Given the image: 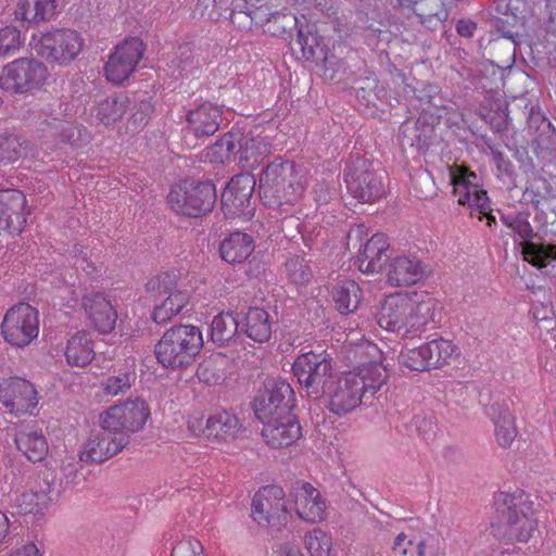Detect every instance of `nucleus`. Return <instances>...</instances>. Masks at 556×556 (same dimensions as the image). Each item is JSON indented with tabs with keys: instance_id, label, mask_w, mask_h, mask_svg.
Segmentation results:
<instances>
[{
	"instance_id": "obj_1",
	"label": "nucleus",
	"mask_w": 556,
	"mask_h": 556,
	"mask_svg": "<svg viewBox=\"0 0 556 556\" xmlns=\"http://www.w3.org/2000/svg\"><path fill=\"white\" fill-rule=\"evenodd\" d=\"M441 302L425 291L394 292L383 300L378 325L403 339L420 338L440 320Z\"/></svg>"
},
{
	"instance_id": "obj_2",
	"label": "nucleus",
	"mask_w": 556,
	"mask_h": 556,
	"mask_svg": "<svg viewBox=\"0 0 556 556\" xmlns=\"http://www.w3.org/2000/svg\"><path fill=\"white\" fill-rule=\"evenodd\" d=\"M366 353L375 357L342 372L325 392L329 396V409L345 415L358 407L364 400L375 397L388 381L381 353L376 344H366Z\"/></svg>"
},
{
	"instance_id": "obj_3",
	"label": "nucleus",
	"mask_w": 556,
	"mask_h": 556,
	"mask_svg": "<svg viewBox=\"0 0 556 556\" xmlns=\"http://www.w3.org/2000/svg\"><path fill=\"white\" fill-rule=\"evenodd\" d=\"M260 197L266 206L294 205L306 189V178L290 161L277 156L261 172Z\"/></svg>"
},
{
	"instance_id": "obj_4",
	"label": "nucleus",
	"mask_w": 556,
	"mask_h": 556,
	"mask_svg": "<svg viewBox=\"0 0 556 556\" xmlns=\"http://www.w3.org/2000/svg\"><path fill=\"white\" fill-rule=\"evenodd\" d=\"M204 345L202 331L189 324L168 328L154 348L157 363L170 371L184 370L192 366Z\"/></svg>"
},
{
	"instance_id": "obj_5",
	"label": "nucleus",
	"mask_w": 556,
	"mask_h": 556,
	"mask_svg": "<svg viewBox=\"0 0 556 556\" xmlns=\"http://www.w3.org/2000/svg\"><path fill=\"white\" fill-rule=\"evenodd\" d=\"M270 153L271 142L267 137L249 138L229 131L206 150V157L212 163H235L243 170H254Z\"/></svg>"
},
{
	"instance_id": "obj_6",
	"label": "nucleus",
	"mask_w": 556,
	"mask_h": 556,
	"mask_svg": "<svg viewBox=\"0 0 556 556\" xmlns=\"http://www.w3.org/2000/svg\"><path fill=\"white\" fill-rule=\"evenodd\" d=\"M31 51L50 65L67 67L83 53L86 41L81 33L71 27H50L31 34Z\"/></svg>"
},
{
	"instance_id": "obj_7",
	"label": "nucleus",
	"mask_w": 556,
	"mask_h": 556,
	"mask_svg": "<svg viewBox=\"0 0 556 556\" xmlns=\"http://www.w3.org/2000/svg\"><path fill=\"white\" fill-rule=\"evenodd\" d=\"M497 504L506 521L505 540L507 543H528L539 530V520L534 503L523 490L501 492Z\"/></svg>"
},
{
	"instance_id": "obj_8",
	"label": "nucleus",
	"mask_w": 556,
	"mask_h": 556,
	"mask_svg": "<svg viewBox=\"0 0 556 556\" xmlns=\"http://www.w3.org/2000/svg\"><path fill=\"white\" fill-rule=\"evenodd\" d=\"M216 200V188L213 184L193 179L178 181L167 195L169 207L177 214L189 217H201L210 213Z\"/></svg>"
},
{
	"instance_id": "obj_9",
	"label": "nucleus",
	"mask_w": 556,
	"mask_h": 556,
	"mask_svg": "<svg viewBox=\"0 0 556 556\" xmlns=\"http://www.w3.org/2000/svg\"><path fill=\"white\" fill-rule=\"evenodd\" d=\"M460 350L452 340L435 338L419 346L402 350L400 363L410 370L430 371L441 369L455 363Z\"/></svg>"
},
{
	"instance_id": "obj_10",
	"label": "nucleus",
	"mask_w": 556,
	"mask_h": 556,
	"mask_svg": "<svg viewBox=\"0 0 556 556\" xmlns=\"http://www.w3.org/2000/svg\"><path fill=\"white\" fill-rule=\"evenodd\" d=\"M151 416L149 404L140 399H128L111 405L99 415L102 430L116 435H129L141 431Z\"/></svg>"
},
{
	"instance_id": "obj_11",
	"label": "nucleus",
	"mask_w": 556,
	"mask_h": 556,
	"mask_svg": "<svg viewBox=\"0 0 556 556\" xmlns=\"http://www.w3.org/2000/svg\"><path fill=\"white\" fill-rule=\"evenodd\" d=\"M39 313L30 304L20 302L4 314L0 330L3 340L13 348L28 346L39 334Z\"/></svg>"
},
{
	"instance_id": "obj_12",
	"label": "nucleus",
	"mask_w": 556,
	"mask_h": 556,
	"mask_svg": "<svg viewBox=\"0 0 556 556\" xmlns=\"http://www.w3.org/2000/svg\"><path fill=\"white\" fill-rule=\"evenodd\" d=\"M146 43L139 37H126L109 53L103 66L105 79L115 86L127 81L138 70L146 52Z\"/></svg>"
},
{
	"instance_id": "obj_13",
	"label": "nucleus",
	"mask_w": 556,
	"mask_h": 556,
	"mask_svg": "<svg viewBox=\"0 0 556 556\" xmlns=\"http://www.w3.org/2000/svg\"><path fill=\"white\" fill-rule=\"evenodd\" d=\"M40 395L35 384L21 377L0 380V405L13 417L37 416Z\"/></svg>"
},
{
	"instance_id": "obj_14",
	"label": "nucleus",
	"mask_w": 556,
	"mask_h": 556,
	"mask_svg": "<svg viewBox=\"0 0 556 556\" xmlns=\"http://www.w3.org/2000/svg\"><path fill=\"white\" fill-rule=\"evenodd\" d=\"M48 76V67L42 62L33 58H20L3 67L0 86L12 93H24L41 87Z\"/></svg>"
},
{
	"instance_id": "obj_15",
	"label": "nucleus",
	"mask_w": 556,
	"mask_h": 556,
	"mask_svg": "<svg viewBox=\"0 0 556 556\" xmlns=\"http://www.w3.org/2000/svg\"><path fill=\"white\" fill-rule=\"evenodd\" d=\"M453 195L457 203L466 206L469 214H485L489 210L488 191L478 182V175L467 165L453 164L448 166Z\"/></svg>"
},
{
	"instance_id": "obj_16",
	"label": "nucleus",
	"mask_w": 556,
	"mask_h": 556,
	"mask_svg": "<svg viewBox=\"0 0 556 556\" xmlns=\"http://www.w3.org/2000/svg\"><path fill=\"white\" fill-rule=\"evenodd\" d=\"M251 517L260 527H281L290 519L286 493L278 485H265L253 496Z\"/></svg>"
},
{
	"instance_id": "obj_17",
	"label": "nucleus",
	"mask_w": 556,
	"mask_h": 556,
	"mask_svg": "<svg viewBox=\"0 0 556 556\" xmlns=\"http://www.w3.org/2000/svg\"><path fill=\"white\" fill-rule=\"evenodd\" d=\"M383 178V174L376 172L371 163L356 159L349 166L345 182L353 198L363 203H372L386 193Z\"/></svg>"
},
{
	"instance_id": "obj_18",
	"label": "nucleus",
	"mask_w": 556,
	"mask_h": 556,
	"mask_svg": "<svg viewBox=\"0 0 556 556\" xmlns=\"http://www.w3.org/2000/svg\"><path fill=\"white\" fill-rule=\"evenodd\" d=\"M292 370L307 393L318 396L325 392L327 378L331 376V359L325 351L321 353L309 351L295 358Z\"/></svg>"
},
{
	"instance_id": "obj_19",
	"label": "nucleus",
	"mask_w": 556,
	"mask_h": 556,
	"mask_svg": "<svg viewBox=\"0 0 556 556\" xmlns=\"http://www.w3.org/2000/svg\"><path fill=\"white\" fill-rule=\"evenodd\" d=\"M293 394V389L287 381L277 379L269 382L254 399L253 409L256 418L264 422L292 414Z\"/></svg>"
},
{
	"instance_id": "obj_20",
	"label": "nucleus",
	"mask_w": 556,
	"mask_h": 556,
	"mask_svg": "<svg viewBox=\"0 0 556 556\" xmlns=\"http://www.w3.org/2000/svg\"><path fill=\"white\" fill-rule=\"evenodd\" d=\"M255 178L249 173L236 175L222 193V210L227 218L250 219L253 216L251 203Z\"/></svg>"
},
{
	"instance_id": "obj_21",
	"label": "nucleus",
	"mask_w": 556,
	"mask_h": 556,
	"mask_svg": "<svg viewBox=\"0 0 556 556\" xmlns=\"http://www.w3.org/2000/svg\"><path fill=\"white\" fill-rule=\"evenodd\" d=\"M81 308L93 330L101 334H109L114 330L118 315L106 293L102 291L85 293L81 298Z\"/></svg>"
},
{
	"instance_id": "obj_22",
	"label": "nucleus",
	"mask_w": 556,
	"mask_h": 556,
	"mask_svg": "<svg viewBox=\"0 0 556 556\" xmlns=\"http://www.w3.org/2000/svg\"><path fill=\"white\" fill-rule=\"evenodd\" d=\"M289 495L301 520L317 523L325 519L326 502L313 484L299 480L292 485Z\"/></svg>"
},
{
	"instance_id": "obj_23",
	"label": "nucleus",
	"mask_w": 556,
	"mask_h": 556,
	"mask_svg": "<svg viewBox=\"0 0 556 556\" xmlns=\"http://www.w3.org/2000/svg\"><path fill=\"white\" fill-rule=\"evenodd\" d=\"M129 443L125 435L113 432L92 431L79 453V459L87 464H101L122 452Z\"/></svg>"
},
{
	"instance_id": "obj_24",
	"label": "nucleus",
	"mask_w": 556,
	"mask_h": 556,
	"mask_svg": "<svg viewBox=\"0 0 556 556\" xmlns=\"http://www.w3.org/2000/svg\"><path fill=\"white\" fill-rule=\"evenodd\" d=\"M27 214L26 195L21 190H0V230L10 235L22 232Z\"/></svg>"
},
{
	"instance_id": "obj_25",
	"label": "nucleus",
	"mask_w": 556,
	"mask_h": 556,
	"mask_svg": "<svg viewBox=\"0 0 556 556\" xmlns=\"http://www.w3.org/2000/svg\"><path fill=\"white\" fill-rule=\"evenodd\" d=\"M13 442L16 450L30 463H40L49 454V443L42 431L34 424L23 422L14 428Z\"/></svg>"
},
{
	"instance_id": "obj_26",
	"label": "nucleus",
	"mask_w": 556,
	"mask_h": 556,
	"mask_svg": "<svg viewBox=\"0 0 556 556\" xmlns=\"http://www.w3.org/2000/svg\"><path fill=\"white\" fill-rule=\"evenodd\" d=\"M262 424V437L271 448L288 447L302 435V428L293 414L281 415Z\"/></svg>"
},
{
	"instance_id": "obj_27",
	"label": "nucleus",
	"mask_w": 556,
	"mask_h": 556,
	"mask_svg": "<svg viewBox=\"0 0 556 556\" xmlns=\"http://www.w3.org/2000/svg\"><path fill=\"white\" fill-rule=\"evenodd\" d=\"M223 109L212 102H203L187 114V128L197 138L213 136L220 126Z\"/></svg>"
},
{
	"instance_id": "obj_28",
	"label": "nucleus",
	"mask_w": 556,
	"mask_h": 556,
	"mask_svg": "<svg viewBox=\"0 0 556 556\" xmlns=\"http://www.w3.org/2000/svg\"><path fill=\"white\" fill-rule=\"evenodd\" d=\"M424 276V266L416 256H396L391 260L387 269V282L395 288L416 285Z\"/></svg>"
},
{
	"instance_id": "obj_29",
	"label": "nucleus",
	"mask_w": 556,
	"mask_h": 556,
	"mask_svg": "<svg viewBox=\"0 0 556 556\" xmlns=\"http://www.w3.org/2000/svg\"><path fill=\"white\" fill-rule=\"evenodd\" d=\"M129 109V99L121 93H112L94 100L91 116L101 125L110 127L122 121Z\"/></svg>"
},
{
	"instance_id": "obj_30",
	"label": "nucleus",
	"mask_w": 556,
	"mask_h": 556,
	"mask_svg": "<svg viewBox=\"0 0 556 556\" xmlns=\"http://www.w3.org/2000/svg\"><path fill=\"white\" fill-rule=\"evenodd\" d=\"M55 0H18L14 10L15 20L28 26L50 22L56 14Z\"/></svg>"
},
{
	"instance_id": "obj_31",
	"label": "nucleus",
	"mask_w": 556,
	"mask_h": 556,
	"mask_svg": "<svg viewBox=\"0 0 556 556\" xmlns=\"http://www.w3.org/2000/svg\"><path fill=\"white\" fill-rule=\"evenodd\" d=\"M390 248L384 233L372 235L365 243L358 256V269L364 274L379 273L388 260Z\"/></svg>"
},
{
	"instance_id": "obj_32",
	"label": "nucleus",
	"mask_w": 556,
	"mask_h": 556,
	"mask_svg": "<svg viewBox=\"0 0 556 556\" xmlns=\"http://www.w3.org/2000/svg\"><path fill=\"white\" fill-rule=\"evenodd\" d=\"M255 241L247 232L233 231L219 244V255L228 264H243L254 252Z\"/></svg>"
},
{
	"instance_id": "obj_33",
	"label": "nucleus",
	"mask_w": 556,
	"mask_h": 556,
	"mask_svg": "<svg viewBox=\"0 0 556 556\" xmlns=\"http://www.w3.org/2000/svg\"><path fill=\"white\" fill-rule=\"evenodd\" d=\"M64 356L72 367L84 368L94 359V342L87 330H78L66 341Z\"/></svg>"
},
{
	"instance_id": "obj_34",
	"label": "nucleus",
	"mask_w": 556,
	"mask_h": 556,
	"mask_svg": "<svg viewBox=\"0 0 556 556\" xmlns=\"http://www.w3.org/2000/svg\"><path fill=\"white\" fill-rule=\"evenodd\" d=\"M488 414L494 425L496 443L503 448H509L518 434L511 412L506 405L494 403Z\"/></svg>"
},
{
	"instance_id": "obj_35",
	"label": "nucleus",
	"mask_w": 556,
	"mask_h": 556,
	"mask_svg": "<svg viewBox=\"0 0 556 556\" xmlns=\"http://www.w3.org/2000/svg\"><path fill=\"white\" fill-rule=\"evenodd\" d=\"M37 129L58 137L60 142L70 146H78L84 140L86 128L76 123L59 119L56 117H43L37 122Z\"/></svg>"
},
{
	"instance_id": "obj_36",
	"label": "nucleus",
	"mask_w": 556,
	"mask_h": 556,
	"mask_svg": "<svg viewBox=\"0 0 556 556\" xmlns=\"http://www.w3.org/2000/svg\"><path fill=\"white\" fill-rule=\"evenodd\" d=\"M190 300L191 295L188 290L176 288L153 308L152 320L159 325L167 324L187 308Z\"/></svg>"
},
{
	"instance_id": "obj_37",
	"label": "nucleus",
	"mask_w": 556,
	"mask_h": 556,
	"mask_svg": "<svg viewBox=\"0 0 556 556\" xmlns=\"http://www.w3.org/2000/svg\"><path fill=\"white\" fill-rule=\"evenodd\" d=\"M243 328L251 340L258 343L267 342L273 332L269 313L262 307H250L244 316Z\"/></svg>"
},
{
	"instance_id": "obj_38",
	"label": "nucleus",
	"mask_w": 556,
	"mask_h": 556,
	"mask_svg": "<svg viewBox=\"0 0 556 556\" xmlns=\"http://www.w3.org/2000/svg\"><path fill=\"white\" fill-rule=\"evenodd\" d=\"M210 427L208 439H214L219 442L235 440L242 429L239 418L226 410L211 415Z\"/></svg>"
},
{
	"instance_id": "obj_39",
	"label": "nucleus",
	"mask_w": 556,
	"mask_h": 556,
	"mask_svg": "<svg viewBox=\"0 0 556 556\" xmlns=\"http://www.w3.org/2000/svg\"><path fill=\"white\" fill-rule=\"evenodd\" d=\"M362 295L361 287L353 280L340 281L331 293L337 311L344 315L351 314L358 308Z\"/></svg>"
},
{
	"instance_id": "obj_40",
	"label": "nucleus",
	"mask_w": 556,
	"mask_h": 556,
	"mask_svg": "<svg viewBox=\"0 0 556 556\" xmlns=\"http://www.w3.org/2000/svg\"><path fill=\"white\" fill-rule=\"evenodd\" d=\"M227 357L222 353H212L203 358L197 366V378L207 384H219L226 374Z\"/></svg>"
},
{
	"instance_id": "obj_41",
	"label": "nucleus",
	"mask_w": 556,
	"mask_h": 556,
	"mask_svg": "<svg viewBox=\"0 0 556 556\" xmlns=\"http://www.w3.org/2000/svg\"><path fill=\"white\" fill-rule=\"evenodd\" d=\"M50 503L49 492L35 485L23 491L15 500V507L22 515H42Z\"/></svg>"
},
{
	"instance_id": "obj_42",
	"label": "nucleus",
	"mask_w": 556,
	"mask_h": 556,
	"mask_svg": "<svg viewBox=\"0 0 556 556\" xmlns=\"http://www.w3.org/2000/svg\"><path fill=\"white\" fill-rule=\"evenodd\" d=\"M239 323L233 313H219L211 324V340L222 346L228 343L238 332Z\"/></svg>"
},
{
	"instance_id": "obj_43",
	"label": "nucleus",
	"mask_w": 556,
	"mask_h": 556,
	"mask_svg": "<svg viewBox=\"0 0 556 556\" xmlns=\"http://www.w3.org/2000/svg\"><path fill=\"white\" fill-rule=\"evenodd\" d=\"M74 265L92 280H98L106 274L108 267L100 251L81 249L75 255Z\"/></svg>"
},
{
	"instance_id": "obj_44",
	"label": "nucleus",
	"mask_w": 556,
	"mask_h": 556,
	"mask_svg": "<svg viewBox=\"0 0 556 556\" xmlns=\"http://www.w3.org/2000/svg\"><path fill=\"white\" fill-rule=\"evenodd\" d=\"M135 379L136 374L130 368L114 370L113 375L101 381L102 392L111 397L123 395L131 388Z\"/></svg>"
},
{
	"instance_id": "obj_45",
	"label": "nucleus",
	"mask_w": 556,
	"mask_h": 556,
	"mask_svg": "<svg viewBox=\"0 0 556 556\" xmlns=\"http://www.w3.org/2000/svg\"><path fill=\"white\" fill-rule=\"evenodd\" d=\"M522 256L530 265L544 268L556 260V244L526 242L522 244Z\"/></svg>"
},
{
	"instance_id": "obj_46",
	"label": "nucleus",
	"mask_w": 556,
	"mask_h": 556,
	"mask_svg": "<svg viewBox=\"0 0 556 556\" xmlns=\"http://www.w3.org/2000/svg\"><path fill=\"white\" fill-rule=\"evenodd\" d=\"M304 545L309 556H331L333 541L330 533L314 528L304 535Z\"/></svg>"
},
{
	"instance_id": "obj_47",
	"label": "nucleus",
	"mask_w": 556,
	"mask_h": 556,
	"mask_svg": "<svg viewBox=\"0 0 556 556\" xmlns=\"http://www.w3.org/2000/svg\"><path fill=\"white\" fill-rule=\"evenodd\" d=\"M392 549L397 556H440L432 552L426 540L415 543L403 532L394 539Z\"/></svg>"
},
{
	"instance_id": "obj_48",
	"label": "nucleus",
	"mask_w": 556,
	"mask_h": 556,
	"mask_svg": "<svg viewBox=\"0 0 556 556\" xmlns=\"http://www.w3.org/2000/svg\"><path fill=\"white\" fill-rule=\"evenodd\" d=\"M179 280L178 273L174 270L162 271L148 279L146 291L153 296L168 294L179 287Z\"/></svg>"
},
{
	"instance_id": "obj_49",
	"label": "nucleus",
	"mask_w": 556,
	"mask_h": 556,
	"mask_svg": "<svg viewBox=\"0 0 556 556\" xmlns=\"http://www.w3.org/2000/svg\"><path fill=\"white\" fill-rule=\"evenodd\" d=\"M27 150V143L16 135H0V163L10 164L21 159Z\"/></svg>"
},
{
	"instance_id": "obj_50",
	"label": "nucleus",
	"mask_w": 556,
	"mask_h": 556,
	"mask_svg": "<svg viewBox=\"0 0 556 556\" xmlns=\"http://www.w3.org/2000/svg\"><path fill=\"white\" fill-rule=\"evenodd\" d=\"M285 274L288 280L298 286H306L312 279V270L304 257L294 256L285 263Z\"/></svg>"
},
{
	"instance_id": "obj_51",
	"label": "nucleus",
	"mask_w": 556,
	"mask_h": 556,
	"mask_svg": "<svg viewBox=\"0 0 556 556\" xmlns=\"http://www.w3.org/2000/svg\"><path fill=\"white\" fill-rule=\"evenodd\" d=\"M22 45L21 31L12 25L0 28V55L15 53Z\"/></svg>"
},
{
	"instance_id": "obj_52",
	"label": "nucleus",
	"mask_w": 556,
	"mask_h": 556,
	"mask_svg": "<svg viewBox=\"0 0 556 556\" xmlns=\"http://www.w3.org/2000/svg\"><path fill=\"white\" fill-rule=\"evenodd\" d=\"M172 556H206V554L199 540L184 538L173 546Z\"/></svg>"
},
{
	"instance_id": "obj_53",
	"label": "nucleus",
	"mask_w": 556,
	"mask_h": 556,
	"mask_svg": "<svg viewBox=\"0 0 556 556\" xmlns=\"http://www.w3.org/2000/svg\"><path fill=\"white\" fill-rule=\"evenodd\" d=\"M187 428L193 437L208 439V432L211 431L210 417L206 418L202 412L192 413L188 416Z\"/></svg>"
},
{
	"instance_id": "obj_54",
	"label": "nucleus",
	"mask_w": 556,
	"mask_h": 556,
	"mask_svg": "<svg viewBox=\"0 0 556 556\" xmlns=\"http://www.w3.org/2000/svg\"><path fill=\"white\" fill-rule=\"evenodd\" d=\"M248 16L251 18L252 22H255L256 24H266L274 21H278L280 17L282 18H290L293 24L296 22L295 16H291L289 14H280L278 12L270 13L269 9L266 5H258L255 10L248 13Z\"/></svg>"
},
{
	"instance_id": "obj_55",
	"label": "nucleus",
	"mask_w": 556,
	"mask_h": 556,
	"mask_svg": "<svg viewBox=\"0 0 556 556\" xmlns=\"http://www.w3.org/2000/svg\"><path fill=\"white\" fill-rule=\"evenodd\" d=\"M298 43L301 47L302 53L306 59H313L316 55V48L318 47V37L316 34L307 30L300 29L298 33Z\"/></svg>"
},
{
	"instance_id": "obj_56",
	"label": "nucleus",
	"mask_w": 556,
	"mask_h": 556,
	"mask_svg": "<svg viewBox=\"0 0 556 556\" xmlns=\"http://www.w3.org/2000/svg\"><path fill=\"white\" fill-rule=\"evenodd\" d=\"M504 224L509 227L514 232L518 233L523 240L521 245L526 242H530L528 239L532 236L533 231L531 225L528 222L520 219H508L503 218Z\"/></svg>"
},
{
	"instance_id": "obj_57",
	"label": "nucleus",
	"mask_w": 556,
	"mask_h": 556,
	"mask_svg": "<svg viewBox=\"0 0 556 556\" xmlns=\"http://www.w3.org/2000/svg\"><path fill=\"white\" fill-rule=\"evenodd\" d=\"M526 3L520 0H509L507 3V11L510 12L514 22L513 24L521 23L523 24L525 12H526Z\"/></svg>"
},
{
	"instance_id": "obj_58",
	"label": "nucleus",
	"mask_w": 556,
	"mask_h": 556,
	"mask_svg": "<svg viewBox=\"0 0 556 556\" xmlns=\"http://www.w3.org/2000/svg\"><path fill=\"white\" fill-rule=\"evenodd\" d=\"M7 556H42L34 542H27L22 546L13 548Z\"/></svg>"
},
{
	"instance_id": "obj_59",
	"label": "nucleus",
	"mask_w": 556,
	"mask_h": 556,
	"mask_svg": "<svg viewBox=\"0 0 556 556\" xmlns=\"http://www.w3.org/2000/svg\"><path fill=\"white\" fill-rule=\"evenodd\" d=\"M476 28V23L469 20H459L456 24V31L462 37H472Z\"/></svg>"
},
{
	"instance_id": "obj_60",
	"label": "nucleus",
	"mask_w": 556,
	"mask_h": 556,
	"mask_svg": "<svg viewBox=\"0 0 556 556\" xmlns=\"http://www.w3.org/2000/svg\"><path fill=\"white\" fill-rule=\"evenodd\" d=\"M275 556H304L300 548L294 544H283L277 551Z\"/></svg>"
},
{
	"instance_id": "obj_61",
	"label": "nucleus",
	"mask_w": 556,
	"mask_h": 556,
	"mask_svg": "<svg viewBox=\"0 0 556 556\" xmlns=\"http://www.w3.org/2000/svg\"><path fill=\"white\" fill-rule=\"evenodd\" d=\"M365 236L364 226H356L352 228L348 233V245L350 247L353 241L362 242Z\"/></svg>"
},
{
	"instance_id": "obj_62",
	"label": "nucleus",
	"mask_w": 556,
	"mask_h": 556,
	"mask_svg": "<svg viewBox=\"0 0 556 556\" xmlns=\"http://www.w3.org/2000/svg\"><path fill=\"white\" fill-rule=\"evenodd\" d=\"M10 520L8 516L0 511V544H2L9 534Z\"/></svg>"
},
{
	"instance_id": "obj_63",
	"label": "nucleus",
	"mask_w": 556,
	"mask_h": 556,
	"mask_svg": "<svg viewBox=\"0 0 556 556\" xmlns=\"http://www.w3.org/2000/svg\"><path fill=\"white\" fill-rule=\"evenodd\" d=\"M137 122H139V123H138V125H136L132 128V130H139V129L143 128L147 125L148 118H147V116H146V114L143 112H137V113H135L132 115V122L131 123L136 124Z\"/></svg>"
},
{
	"instance_id": "obj_64",
	"label": "nucleus",
	"mask_w": 556,
	"mask_h": 556,
	"mask_svg": "<svg viewBox=\"0 0 556 556\" xmlns=\"http://www.w3.org/2000/svg\"><path fill=\"white\" fill-rule=\"evenodd\" d=\"M470 216L472 217H477L478 219H482L483 217L486 218V225L488 226H491L493 223H495V217L492 215V208H491V202L489 201V210H488V213L485 214H480V213H477V214H470Z\"/></svg>"
}]
</instances>
